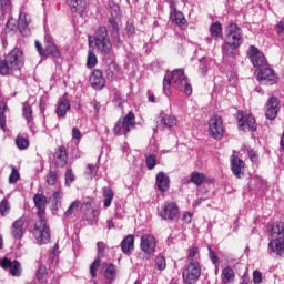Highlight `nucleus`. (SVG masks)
<instances>
[{"label": "nucleus", "mask_w": 284, "mask_h": 284, "mask_svg": "<svg viewBox=\"0 0 284 284\" xmlns=\"http://www.w3.org/2000/svg\"><path fill=\"white\" fill-rule=\"evenodd\" d=\"M33 203L38 210V221L34 224L32 234L40 243V245H45L50 241V226L45 220V205H48V197L43 194H36L33 196Z\"/></svg>", "instance_id": "f257e3e1"}, {"label": "nucleus", "mask_w": 284, "mask_h": 284, "mask_svg": "<svg viewBox=\"0 0 284 284\" xmlns=\"http://www.w3.org/2000/svg\"><path fill=\"white\" fill-rule=\"evenodd\" d=\"M172 88L180 92H184L187 97L192 94V84L190 83L187 75H185V70L174 69L171 73H168L164 77L163 92L165 97H170L172 94Z\"/></svg>", "instance_id": "f03ea898"}, {"label": "nucleus", "mask_w": 284, "mask_h": 284, "mask_svg": "<svg viewBox=\"0 0 284 284\" xmlns=\"http://www.w3.org/2000/svg\"><path fill=\"white\" fill-rule=\"evenodd\" d=\"M243 29L239 24L231 22L225 28V39L222 44V52L225 57L234 59L236 57V50L243 45Z\"/></svg>", "instance_id": "7ed1b4c3"}, {"label": "nucleus", "mask_w": 284, "mask_h": 284, "mask_svg": "<svg viewBox=\"0 0 284 284\" xmlns=\"http://www.w3.org/2000/svg\"><path fill=\"white\" fill-rule=\"evenodd\" d=\"M24 63L23 50L14 48L0 61V74L2 77L14 74L23 68Z\"/></svg>", "instance_id": "20e7f679"}, {"label": "nucleus", "mask_w": 284, "mask_h": 284, "mask_svg": "<svg viewBox=\"0 0 284 284\" xmlns=\"http://www.w3.org/2000/svg\"><path fill=\"white\" fill-rule=\"evenodd\" d=\"M271 241L267 244L270 256H284V223L276 222L271 226Z\"/></svg>", "instance_id": "39448f33"}, {"label": "nucleus", "mask_w": 284, "mask_h": 284, "mask_svg": "<svg viewBox=\"0 0 284 284\" xmlns=\"http://www.w3.org/2000/svg\"><path fill=\"white\" fill-rule=\"evenodd\" d=\"M103 57H108L112 52V41H110V34L108 28L98 27L93 37L89 36V44L92 45Z\"/></svg>", "instance_id": "423d86ee"}, {"label": "nucleus", "mask_w": 284, "mask_h": 284, "mask_svg": "<svg viewBox=\"0 0 284 284\" xmlns=\"http://www.w3.org/2000/svg\"><path fill=\"white\" fill-rule=\"evenodd\" d=\"M136 128V115L130 111L125 116L120 118L113 128V133L116 136H128L131 130Z\"/></svg>", "instance_id": "0eeeda50"}, {"label": "nucleus", "mask_w": 284, "mask_h": 284, "mask_svg": "<svg viewBox=\"0 0 284 284\" xmlns=\"http://www.w3.org/2000/svg\"><path fill=\"white\" fill-rule=\"evenodd\" d=\"M44 45L39 40L36 41V49L39 52L40 57H44V59H48V57H53V59H61V51L59 50V47L54 44V40H52V36H45L44 37Z\"/></svg>", "instance_id": "6e6552de"}, {"label": "nucleus", "mask_w": 284, "mask_h": 284, "mask_svg": "<svg viewBox=\"0 0 284 284\" xmlns=\"http://www.w3.org/2000/svg\"><path fill=\"white\" fill-rule=\"evenodd\" d=\"M179 204L173 201H165L158 207V216L162 219V221H168L169 223L179 219Z\"/></svg>", "instance_id": "1a4fd4ad"}, {"label": "nucleus", "mask_w": 284, "mask_h": 284, "mask_svg": "<svg viewBox=\"0 0 284 284\" xmlns=\"http://www.w3.org/2000/svg\"><path fill=\"white\" fill-rule=\"evenodd\" d=\"M209 135L215 141H221L225 136V125L221 115H213L209 120Z\"/></svg>", "instance_id": "9d476101"}, {"label": "nucleus", "mask_w": 284, "mask_h": 284, "mask_svg": "<svg viewBox=\"0 0 284 284\" xmlns=\"http://www.w3.org/2000/svg\"><path fill=\"white\" fill-rule=\"evenodd\" d=\"M182 278L185 284H194L201 278V264L199 262H190L182 272Z\"/></svg>", "instance_id": "9b49d317"}, {"label": "nucleus", "mask_w": 284, "mask_h": 284, "mask_svg": "<svg viewBox=\"0 0 284 284\" xmlns=\"http://www.w3.org/2000/svg\"><path fill=\"white\" fill-rule=\"evenodd\" d=\"M246 54L253 68L261 69L265 68L266 65H270V63L267 62V58H265V53H263V51H261L255 45H250Z\"/></svg>", "instance_id": "f8f14e48"}, {"label": "nucleus", "mask_w": 284, "mask_h": 284, "mask_svg": "<svg viewBox=\"0 0 284 284\" xmlns=\"http://www.w3.org/2000/svg\"><path fill=\"white\" fill-rule=\"evenodd\" d=\"M236 119L237 125L242 132H256V119H254L252 114H245L243 111H239Z\"/></svg>", "instance_id": "ddd939ff"}, {"label": "nucleus", "mask_w": 284, "mask_h": 284, "mask_svg": "<svg viewBox=\"0 0 284 284\" xmlns=\"http://www.w3.org/2000/svg\"><path fill=\"white\" fill-rule=\"evenodd\" d=\"M257 81H260L262 85H274V83L278 81V77H276V72L274 69L270 68L268 64L260 69L257 72Z\"/></svg>", "instance_id": "4468645a"}, {"label": "nucleus", "mask_w": 284, "mask_h": 284, "mask_svg": "<svg viewBox=\"0 0 284 284\" xmlns=\"http://www.w3.org/2000/svg\"><path fill=\"white\" fill-rule=\"evenodd\" d=\"M70 6L71 12L78 14L81 19L80 23H83V17L88 14V6H90V0H67Z\"/></svg>", "instance_id": "2eb2a0df"}, {"label": "nucleus", "mask_w": 284, "mask_h": 284, "mask_svg": "<svg viewBox=\"0 0 284 284\" xmlns=\"http://www.w3.org/2000/svg\"><path fill=\"white\" fill-rule=\"evenodd\" d=\"M26 230H28V219L26 216L19 217L11 225V236L14 241H19L23 239V234H26Z\"/></svg>", "instance_id": "dca6fc26"}, {"label": "nucleus", "mask_w": 284, "mask_h": 284, "mask_svg": "<svg viewBox=\"0 0 284 284\" xmlns=\"http://www.w3.org/2000/svg\"><path fill=\"white\" fill-rule=\"evenodd\" d=\"M281 101L278 98L272 95L267 99L265 104V116L268 121H274L278 116V111L281 110Z\"/></svg>", "instance_id": "f3484780"}, {"label": "nucleus", "mask_w": 284, "mask_h": 284, "mask_svg": "<svg viewBox=\"0 0 284 284\" xmlns=\"http://www.w3.org/2000/svg\"><path fill=\"white\" fill-rule=\"evenodd\" d=\"M140 247L144 254H154V252H156V237L150 234L142 235L140 240Z\"/></svg>", "instance_id": "a211bd4d"}, {"label": "nucleus", "mask_w": 284, "mask_h": 284, "mask_svg": "<svg viewBox=\"0 0 284 284\" xmlns=\"http://www.w3.org/2000/svg\"><path fill=\"white\" fill-rule=\"evenodd\" d=\"M89 82L93 90H103L105 88V78H103V72L99 69L92 71Z\"/></svg>", "instance_id": "6ab92c4d"}, {"label": "nucleus", "mask_w": 284, "mask_h": 284, "mask_svg": "<svg viewBox=\"0 0 284 284\" xmlns=\"http://www.w3.org/2000/svg\"><path fill=\"white\" fill-rule=\"evenodd\" d=\"M2 270H9L11 276H21V263L14 260L13 262L10 261L8 257H3L1 261Z\"/></svg>", "instance_id": "aec40b11"}, {"label": "nucleus", "mask_w": 284, "mask_h": 284, "mask_svg": "<svg viewBox=\"0 0 284 284\" xmlns=\"http://www.w3.org/2000/svg\"><path fill=\"white\" fill-rule=\"evenodd\" d=\"M54 164L57 168H65L68 165V149L65 146L61 145L54 152Z\"/></svg>", "instance_id": "412c9836"}, {"label": "nucleus", "mask_w": 284, "mask_h": 284, "mask_svg": "<svg viewBox=\"0 0 284 284\" xmlns=\"http://www.w3.org/2000/svg\"><path fill=\"white\" fill-rule=\"evenodd\" d=\"M231 170L237 179H241L243 174V170H245V162L241 160L239 156L232 155L231 159Z\"/></svg>", "instance_id": "4be33fe9"}, {"label": "nucleus", "mask_w": 284, "mask_h": 284, "mask_svg": "<svg viewBox=\"0 0 284 284\" xmlns=\"http://www.w3.org/2000/svg\"><path fill=\"white\" fill-rule=\"evenodd\" d=\"M170 19L171 21H173V23H176L179 28H182V30H184V28H187V20L185 19V16H183V12L176 9L170 11Z\"/></svg>", "instance_id": "5701e85b"}, {"label": "nucleus", "mask_w": 284, "mask_h": 284, "mask_svg": "<svg viewBox=\"0 0 284 284\" xmlns=\"http://www.w3.org/2000/svg\"><path fill=\"white\" fill-rule=\"evenodd\" d=\"M68 110H70V100L65 98H60L55 109V114L58 119H63L65 114H68Z\"/></svg>", "instance_id": "b1692460"}, {"label": "nucleus", "mask_w": 284, "mask_h": 284, "mask_svg": "<svg viewBox=\"0 0 284 284\" xmlns=\"http://www.w3.org/2000/svg\"><path fill=\"white\" fill-rule=\"evenodd\" d=\"M155 181L160 192H168L170 190V178L163 172L156 174Z\"/></svg>", "instance_id": "393cba45"}, {"label": "nucleus", "mask_w": 284, "mask_h": 284, "mask_svg": "<svg viewBox=\"0 0 284 284\" xmlns=\"http://www.w3.org/2000/svg\"><path fill=\"white\" fill-rule=\"evenodd\" d=\"M18 23V30L22 37H30V22L28 21V18H26V14L20 13L19 19L17 20Z\"/></svg>", "instance_id": "a878e982"}, {"label": "nucleus", "mask_w": 284, "mask_h": 284, "mask_svg": "<svg viewBox=\"0 0 284 284\" xmlns=\"http://www.w3.org/2000/svg\"><path fill=\"white\" fill-rule=\"evenodd\" d=\"M121 250L123 254H132L134 252V235L130 234L123 239Z\"/></svg>", "instance_id": "bb28decb"}, {"label": "nucleus", "mask_w": 284, "mask_h": 284, "mask_svg": "<svg viewBox=\"0 0 284 284\" xmlns=\"http://www.w3.org/2000/svg\"><path fill=\"white\" fill-rule=\"evenodd\" d=\"M104 278L109 284L116 281V266L114 264H106L104 266Z\"/></svg>", "instance_id": "cd10ccee"}, {"label": "nucleus", "mask_w": 284, "mask_h": 284, "mask_svg": "<svg viewBox=\"0 0 284 284\" xmlns=\"http://www.w3.org/2000/svg\"><path fill=\"white\" fill-rule=\"evenodd\" d=\"M221 278L224 284L233 283L234 278H236V274L232 267L226 266L222 270Z\"/></svg>", "instance_id": "c85d7f7f"}, {"label": "nucleus", "mask_w": 284, "mask_h": 284, "mask_svg": "<svg viewBox=\"0 0 284 284\" xmlns=\"http://www.w3.org/2000/svg\"><path fill=\"white\" fill-rule=\"evenodd\" d=\"M211 37L219 41V39L223 38V26L220 22L212 23L210 27Z\"/></svg>", "instance_id": "c756f323"}, {"label": "nucleus", "mask_w": 284, "mask_h": 284, "mask_svg": "<svg viewBox=\"0 0 284 284\" xmlns=\"http://www.w3.org/2000/svg\"><path fill=\"white\" fill-rule=\"evenodd\" d=\"M102 192H103V196H104L103 206L110 207V205H112V201H114V192L109 186L103 187Z\"/></svg>", "instance_id": "7c9ffc66"}, {"label": "nucleus", "mask_w": 284, "mask_h": 284, "mask_svg": "<svg viewBox=\"0 0 284 284\" xmlns=\"http://www.w3.org/2000/svg\"><path fill=\"white\" fill-rule=\"evenodd\" d=\"M205 179L206 176L203 173L194 171L191 173L190 183H193L194 185L200 187V185L205 183Z\"/></svg>", "instance_id": "2f4dec72"}, {"label": "nucleus", "mask_w": 284, "mask_h": 284, "mask_svg": "<svg viewBox=\"0 0 284 284\" xmlns=\"http://www.w3.org/2000/svg\"><path fill=\"white\" fill-rule=\"evenodd\" d=\"M160 123L168 130H172L176 125V118L174 115H164L160 119Z\"/></svg>", "instance_id": "473e14b6"}, {"label": "nucleus", "mask_w": 284, "mask_h": 284, "mask_svg": "<svg viewBox=\"0 0 284 284\" xmlns=\"http://www.w3.org/2000/svg\"><path fill=\"white\" fill-rule=\"evenodd\" d=\"M10 210H12V206L10 205V201H8V199L1 200L0 216H8V214H10Z\"/></svg>", "instance_id": "72a5a7b5"}, {"label": "nucleus", "mask_w": 284, "mask_h": 284, "mask_svg": "<svg viewBox=\"0 0 284 284\" xmlns=\"http://www.w3.org/2000/svg\"><path fill=\"white\" fill-rule=\"evenodd\" d=\"M154 265H155L156 270H159V272H163V270H165V267H168V262L165 261V256L162 254H159L155 257Z\"/></svg>", "instance_id": "f704fd0d"}, {"label": "nucleus", "mask_w": 284, "mask_h": 284, "mask_svg": "<svg viewBox=\"0 0 284 284\" xmlns=\"http://www.w3.org/2000/svg\"><path fill=\"white\" fill-rule=\"evenodd\" d=\"M81 205V201L75 200L73 201L68 210L64 212V219H70V216H72V214H74V212H77V210H79V206Z\"/></svg>", "instance_id": "c9c22d12"}, {"label": "nucleus", "mask_w": 284, "mask_h": 284, "mask_svg": "<svg viewBox=\"0 0 284 284\" xmlns=\"http://www.w3.org/2000/svg\"><path fill=\"white\" fill-rule=\"evenodd\" d=\"M199 72L205 77L210 70V60L207 58H202L199 60Z\"/></svg>", "instance_id": "e433bc0d"}, {"label": "nucleus", "mask_w": 284, "mask_h": 284, "mask_svg": "<svg viewBox=\"0 0 284 284\" xmlns=\"http://www.w3.org/2000/svg\"><path fill=\"white\" fill-rule=\"evenodd\" d=\"M4 30H6L7 33L17 32V30H19L17 19H14L12 17H9V19L6 23V29Z\"/></svg>", "instance_id": "4c0bfd02"}, {"label": "nucleus", "mask_w": 284, "mask_h": 284, "mask_svg": "<svg viewBox=\"0 0 284 284\" xmlns=\"http://www.w3.org/2000/svg\"><path fill=\"white\" fill-rule=\"evenodd\" d=\"M84 217L89 223L94 222L99 217V210L97 209H89L84 212Z\"/></svg>", "instance_id": "58836bf2"}, {"label": "nucleus", "mask_w": 284, "mask_h": 284, "mask_svg": "<svg viewBox=\"0 0 284 284\" xmlns=\"http://www.w3.org/2000/svg\"><path fill=\"white\" fill-rule=\"evenodd\" d=\"M97 63H99L97 54L94 53V51L90 50L87 58V68H95Z\"/></svg>", "instance_id": "ea45409f"}, {"label": "nucleus", "mask_w": 284, "mask_h": 284, "mask_svg": "<svg viewBox=\"0 0 284 284\" xmlns=\"http://www.w3.org/2000/svg\"><path fill=\"white\" fill-rule=\"evenodd\" d=\"M39 283H45L48 281V272L45 266H40L36 273Z\"/></svg>", "instance_id": "a19ab883"}, {"label": "nucleus", "mask_w": 284, "mask_h": 284, "mask_svg": "<svg viewBox=\"0 0 284 284\" xmlns=\"http://www.w3.org/2000/svg\"><path fill=\"white\" fill-rule=\"evenodd\" d=\"M187 258L191 261V263L197 262L199 261V247L191 246L187 250Z\"/></svg>", "instance_id": "79ce46f5"}, {"label": "nucleus", "mask_w": 284, "mask_h": 284, "mask_svg": "<svg viewBox=\"0 0 284 284\" xmlns=\"http://www.w3.org/2000/svg\"><path fill=\"white\" fill-rule=\"evenodd\" d=\"M6 103L0 102V130L6 132Z\"/></svg>", "instance_id": "37998d69"}, {"label": "nucleus", "mask_w": 284, "mask_h": 284, "mask_svg": "<svg viewBox=\"0 0 284 284\" xmlns=\"http://www.w3.org/2000/svg\"><path fill=\"white\" fill-rule=\"evenodd\" d=\"M0 8L4 14L12 12V0H0Z\"/></svg>", "instance_id": "c03bdc74"}, {"label": "nucleus", "mask_w": 284, "mask_h": 284, "mask_svg": "<svg viewBox=\"0 0 284 284\" xmlns=\"http://www.w3.org/2000/svg\"><path fill=\"white\" fill-rule=\"evenodd\" d=\"M22 114L27 123H30L32 121V106H30V104L28 103H24L22 109Z\"/></svg>", "instance_id": "a18cd8bd"}, {"label": "nucleus", "mask_w": 284, "mask_h": 284, "mask_svg": "<svg viewBox=\"0 0 284 284\" xmlns=\"http://www.w3.org/2000/svg\"><path fill=\"white\" fill-rule=\"evenodd\" d=\"M16 145L19 150H27L30 146V141L26 138L18 136L16 139Z\"/></svg>", "instance_id": "49530a36"}, {"label": "nucleus", "mask_w": 284, "mask_h": 284, "mask_svg": "<svg viewBox=\"0 0 284 284\" xmlns=\"http://www.w3.org/2000/svg\"><path fill=\"white\" fill-rule=\"evenodd\" d=\"M100 265H101L100 258H95L92 262V264L90 265V275L92 276V278H97V272H98Z\"/></svg>", "instance_id": "de8ad7c7"}, {"label": "nucleus", "mask_w": 284, "mask_h": 284, "mask_svg": "<svg viewBox=\"0 0 284 284\" xmlns=\"http://www.w3.org/2000/svg\"><path fill=\"white\" fill-rule=\"evenodd\" d=\"M64 176L65 185L70 187V185H72V183L75 181L74 172H72V169H67Z\"/></svg>", "instance_id": "09e8293b"}, {"label": "nucleus", "mask_w": 284, "mask_h": 284, "mask_svg": "<svg viewBox=\"0 0 284 284\" xmlns=\"http://www.w3.org/2000/svg\"><path fill=\"white\" fill-rule=\"evenodd\" d=\"M59 181V175L54 171H50L47 175V183L48 185H57Z\"/></svg>", "instance_id": "8fccbe9b"}, {"label": "nucleus", "mask_w": 284, "mask_h": 284, "mask_svg": "<svg viewBox=\"0 0 284 284\" xmlns=\"http://www.w3.org/2000/svg\"><path fill=\"white\" fill-rule=\"evenodd\" d=\"M113 103H115V105L118 108H121V105H123V95L121 94V91L114 90V92H113Z\"/></svg>", "instance_id": "3c124183"}, {"label": "nucleus", "mask_w": 284, "mask_h": 284, "mask_svg": "<svg viewBox=\"0 0 284 284\" xmlns=\"http://www.w3.org/2000/svg\"><path fill=\"white\" fill-rule=\"evenodd\" d=\"M97 172H99V166H97L94 164L87 165L85 174H88V176H90V179H94V176H97Z\"/></svg>", "instance_id": "603ef678"}, {"label": "nucleus", "mask_w": 284, "mask_h": 284, "mask_svg": "<svg viewBox=\"0 0 284 284\" xmlns=\"http://www.w3.org/2000/svg\"><path fill=\"white\" fill-rule=\"evenodd\" d=\"M21 179V175L19 174V171L17 168H12L11 174L9 175V183L14 184L17 181Z\"/></svg>", "instance_id": "864d4df0"}, {"label": "nucleus", "mask_w": 284, "mask_h": 284, "mask_svg": "<svg viewBox=\"0 0 284 284\" xmlns=\"http://www.w3.org/2000/svg\"><path fill=\"white\" fill-rule=\"evenodd\" d=\"M97 247H98V258H105V243L103 242H98L97 243Z\"/></svg>", "instance_id": "5fc2aeb1"}, {"label": "nucleus", "mask_w": 284, "mask_h": 284, "mask_svg": "<svg viewBox=\"0 0 284 284\" xmlns=\"http://www.w3.org/2000/svg\"><path fill=\"white\" fill-rule=\"evenodd\" d=\"M146 168H148V170H154V168H156V156L155 155L146 156Z\"/></svg>", "instance_id": "6e6d98bb"}, {"label": "nucleus", "mask_w": 284, "mask_h": 284, "mask_svg": "<svg viewBox=\"0 0 284 284\" xmlns=\"http://www.w3.org/2000/svg\"><path fill=\"white\" fill-rule=\"evenodd\" d=\"M253 283L254 284L263 283V274L261 273V271L253 272Z\"/></svg>", "instance_id": "4d7b16f0"}, {"label": "nucleus", "mask_w": 284, "mask_h": 284, "mask_svg": "<svg viewBox=\"0 0 284 284\" xmlns=\"http://www.w3.org/2000/svg\"><path fill=\"white\" fill-rule=\"evenodd\" d=\"M207 250H209V256H210V260L212 261V264L216 265L219 263V255H216V253L212 251L211 246H209Z\"/></svg>", "instance_id": "13d9d810"}, {"label": "nucleus", "mask_w": 284, "mask_h": 284, "mask_svg": "<svg viewBox=\"0 0 284 284\" xmlns=\"http://www.w3.org/2000/svg\"><path fill=\"white\" fill-rule=\"evenodd\" d=\"M49 201L51 202V210L53 212H57V210L61 207V200H54L53 197H50Z\"/></svg>", "instance_id": "bf43d9fd"}, {"label": "nucleus", "mask_w": 284, "mask_h": 284, "mask_svg": "<svg viewBox=\"0 0 284 284\" xmlns=\"http://www.w3.org/2000/svg\"><path fill=\"white\" fill-rule=\"evenodd\" d=\"M81 138H82V134H81V130H79V128H77V126H74L73 129H72V139L74 140V141H81Z\"/></svg>", "instance_id": "052dcab7"}, {"label": "nucleus", "mask_w": 284, "mask_h": 284, "mask_svg": "<svg viewBox=\"0 0 284 284\" xmlns=\"http://www.w3.org/2000/svg\"><path fill=\"white\" fill-rule=\"evenodd\" d=\"M109 24L111 26L114 34H119V23L116 22V20L114 18L109 19Z\"/></svg>", "instance_id": "680f3d73"}, {"label": "nucleus", "mask_w": 284, "mask_h": 284, "mask_svg": "<svg viewBox=\"0 0 284 284\" xmlns=\"http://www.w3.org/2000/svg\"><path fill=\"white\" fill-rule=\"evenodd\" d=\"M125 32H126L128 37H133V34L136 32L134 24L128 22L126 27H125Z\"/></svg>", "instance_id": "e2e57ef3"}, {"label": "nucleus", "mask_w": 284, "mask_h": 284, "mask_svg": "<svg viewBox=\"0 0 284 284\" xmlns=\"http://www.w3.org/2000/svg\"><path fill=\"white\" fill-rule=\"evenodd\" d=\"M248 158L251 159L252 163H258V153L254 150H248Z\"/></svg>", "instance_id": "0e129e2a"}, {"label": "nucleus", "mask_w": 284, "mask_h": 284, "mask_svg": "<svg viewBox=\"0 0 284 284\" xmlns=\"http://www.w3.org/2000/svg\"><path fill=\"white\" fill-rule=\"evenodd\" d=\"M183 223L190 224L192 223V213L190 212H184L182 216Z\"/></svg>", "instance_id": "69168bd1"}, {"label": "nucleus", "mask_w": 284, "mask_h": 284, "mask_svg": "<svg viewBox=\"0 0 284 284\" xmlns=\"http://www.w3.org/2000/svg\"><path fill=\"white\" fill-rule=\"evenodd\" d=\"M275 32L283 34L284 32V21H280L275 27Z\"/></svg>", "instance_id": "338daca9"}, {"label": "nucleus", "mask_w": 284, "mask_h": 284, "mask_svg": "<svg viewBox=\"0 0 284 284\" xmlns=\"http://www.w3.org/2000/svg\"><path fill=\"white\" fill-rule=\"evenodd\" d=\"M51 199H53V200H55V201H62V199H63V192H61V191H55V192L52 194Z\"/></svg>", "instance_id": "774afa93"}]
</instances>
